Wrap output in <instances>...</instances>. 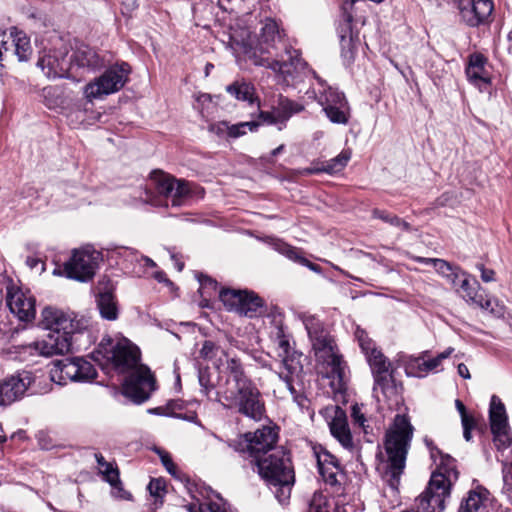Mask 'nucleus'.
Masks as SVG:
<instances>
[{
  "mask_svg": "<svg viewBox=\"0 0 512 512\" xmlns=\"http://www.w3.org/2000/svg\"><path fill=\"white\" fill-rule=\"evenodd\" d=\"M98 353L102 354L106 365L118 373L134 370L123 383L125 397L136 404L149 399L155 390V378L147 366L139 365L140 350L136 345L127 338H103Z\"/></svg>",
  "mask_w": 512,
  "mask_h": 512,
  "instance_id": "f257e3e1",
  "label": "nucleus"
},
{
  "mask_svg": "<svg viewBox=\"0 0 512 512\" xmlns=\"http://www.w3.org/2000/svg\"><path fill=\"white\" fill-rule=\"evenodd\" d=\"M249 58L254 65L266 67L284 80L293 78L295 73L306 67L299 51L282 42V33L273 19L265 20L258 44L250 52Z\"/></svg>",
  "mask_w": 512,
  "mask_h": 512,
  "instance_id": "f03ea898",
  "label": "nucleus"
},
{
  "mask_svg": "<svg viewBox=\"0 0 512 512\" xmlns=\"http://www.w3.org/2000/svg\"><path fill=\"white\" fill-rule=\"evenodd\" d=\"M414 427L408 416L395 415L385 432L383 447L386 455L383 478L391 488L396 489L406 467L408 451L413 439Z\"/></svg>",
  "mask_w": 512,
  "mask_h": 512,
  "instance_id": "7ed1b4c3",
  "label": "nucleus"
},
{
  "mask_svg": "<svg viewBox=\"0 0 512 512\" xmlns=\"http://www.w3.org/2000/svg\"><path fill=\"white\" fill-rule=\"evenodd\" d=\"M489 421L493 442L498 451L497 460L502 464L503 487L501 493L510 500L512 497V462L510 461L512 438L509 434L505 405L496 395H493L490 400Z\"/></svg>",
  "mask_w": 512,
  "mask_h": 512,
  "instance_id": "20e7f679",
  "label": "nucleus"
},
{
  "mask_svg": "<svg viewBox=\"0 0 512 512\" xmlns=\"http://www.w3.org/2000/svg\"><path fill=\"white\" fill-rule=\"evenodd\" d=\"M253 465L260 477L274 488L273 492L278 501L285 503L290 498L295 482V473L289 454L282 448L273 450Z\"/></svg>",
  "mask_w": 512,
  "mask_h": 512,
  "instance_id": "39448f33",
  "label": "nucleus"
},
{
  "mask_svg": "<svg viewBox=\"0 0 512 512\" xmlns=\"http://www.w3.org/2000/svg\"><path fill=\"white\" fill-rule=\"evenodd\" d=\"M216 395L217 401L225 409L235 410L237 413L255 421L261 420L264 416V401L253 381L230 389H220L216 392Z\"/></svg>",
  "mask_w": 512,
  "mask_h": 512,
  "instance_id": "423d86ee",
  "label": "nucleus"
},
{
  "mask_svg": "<svg viewBox=\"0 0 512 512\" xmlns=\"http://www.w3.org/2000/svg\"><path fill=\"white\" fill-rule=\"evenodd\" d=\"M448 475L432 473L425 491L416 499L417 511L443 512L446 500L450 497L451 487L458 480V475L449 468Z\"/></svg>",
  "mask_w": 512,
  "mask_h": 512,
  "instance_id": "0eeeda50",
  "label": "nucleus"
},
{
  "mask_svg": "<svg viewBox=\"0 0 512 512\" xmlns=\"http://www.w3.org/2000/svg\"><path fill=\"white\" fill-rule=\"evenodd\" d=\"M129 73L130 66L125 62L109 67L101 76L85 85V98L92 102L118 92L127 82Z\"/></svg>",
  "mask_w": 512,
  "mask_h": 512,
  "instance_id": "6e6552de",
  "label": "nucleus"
},
{
  "mask_svg": "<svg viewBox=\"0 0 512 512\" xmlns=\"http://www.w3.org/2000/svg\"><path fill=\"white\" fill-rule=\"evenodd\" d=\"M278 432L275 427L263 426L255 432L244 434L243 440L234 446L236 451L247 453L254 464L258 459L266 457L273 450H280L276 447Z\"/></svg>",
  "mask_w": 512,
  "mask_h": 512,
  "instance_id": "1a4fd4ad",
  "label": "nucleus"
},
{
  "mask_svg": "<svg viewBox=\"0 0 512 512\" xmlns=\"http://www.w3.org/2000/svg\"><path fill=\"white\" fill-rule=\"evenodd\" d=\"M320 88L317 101L323 107L328 119L334 124L346 125L350 119V107L343 93L327 86L325 81L318 78Z\"/></svg>",
  "mask_w": 512,
  "mask_h": 512,
  "instance_id": "9d476101",
  "label": "nucleus"
},
{
  "mask_svg": "<svg viewBox=\"0 0 512 512\" xmlns=\"http://www.w3.org/2000/svg\"><path fill=\"white\" fill-rule=\"evenodd\" d=\"M151 179L155 183L157 192L171 199L173 207L183 206L192 195L190 182L176 179L174 176L155 170L151 173Z\"/></svg>",
  "mask_w": 512,
  "mask_h": 512,
  "instance_id": "9b49d317",
  "label": "nucleus"
},
{
  "mask_svg": "<svg viewBox=\"0 0 512 512\" xmlns=\"http://www.w3.org/2000/svg\"><path fill=\"white\" fill-rule=\"evenodd\" d=\"M37 66L49 79L68 78L76 80V75L71 73L68 47L62 43L58 48L44 50L37 61Z\"/></svg>",
  "mask_w": 512,
  "mask_h": 512,
  "instance_id": "f8f14e48",
  "label": "nucleus"
},
{
  "mask_svg": "<svg viewBox=\"0 0 512 512\" xmlns=\"http://www.w3.org/2000/svg\"><path fill=\"white\" fill-rule=\"evenodd\" d=\"M100 258V253L88 249L75 250L71 258L64 264V272L70 279L80 282L91 280Z\"/></svg>",
  "mask_w": 512,
  "mask_h": 512,
  "instance_id": "ddd939ff",
  "label": "nucleus"
},
{
  "mask_svg": "<svg viewBox=\"0 0 512 512\" xmlns=\"http://www.w3.org/2000/svg\"><path fill=\"white\" fill-rule=\"evenodd\" d=\"M35 302L29 290L23 291L11 279H6V303L19 320L31 321L35 318Z\"/></svg>",
  "mask_w": 512,
  "mask_h": 512,
  "instance_id": "4468645a",
  "label": "nucleus"
},
{
  "mask_svg": "<svg viewBox=\"0 0 512 512\" xmlns=\"http://www.w3.org/2000/svg\"><path fill=\"white\" fill-rule=\"evenodd\" d=\"M454 352V348L448 347L436 357L424 360L423 357H414L405 353L397 355L396 363L404 367L407 376L424 377L428 372L438 369L442 361L447 359Z\"/></svg>",
  "mask_w": 512,
  "mask_h": 512,
  "instance_id": "2eb2a0df",
  "label": "nucleus"
},
{
  "mask_svg": "<svg viewBox=\"0 0 512 512\" xmlns=\"http://www.w3.org/2000/svg\"><path fill=\"white\" fill-rule=\"evenodd\" d=\"M68 57L71 63V73L76 75V81L84 73L94 72L104 66L103 58L94 48L86 44L77 45L72 54H68Z\"/></svg>",
  "mask_w": 512,
  "mask_h": 512,
  "instance_id": "dca6fc26",
  "label": "nucleus"
},
{
  "mask_svg": "<svg viewBox=\"0 0 512 512\" xmlns=\"http://www.w3.org/2000/svg\"><path fill=\"white\" fill-rule=\"evenodd\" d=\"M41 325L50 331L75 333L82 329L81 320L74 313L64 312L55 307H45L41 313Z\"/></svg>",
  "mask_w": 512,
  "mask_h": 512,
  "instance_id": "f3484780",
  "label": "nucleus"
},
{
  "mask_svg": "<svg viewBox=\"0 0 512 512\" xmlns=\"http://www.w3.org/2000/svg\"><path fill=\"white\" fill-rule=\"evenodd\" d=\"M33 382L32 373L22 371L6 377L0 382V406L20 400Z\"/></svg>",
  "mask_w": 512,
  "mask_h": 512,
  "instance_id": "a211bd4d",
  "label": "nucleus"
},
{
  "mask_svg": "<svg viewBox=\"0 0 512 512\" xmlns=\"http://www.w3.org/2000/svg\"><path fill=\"white\" fill-rule=\"evenodd\" d=\"M493 9L492 0H471L459 4L461 19L470 27H478L488 23Z\"/></svg>",
  "mask_w": 512,
  "mask_h": 512,
  "instance_id": "6ab92c4d",
  "label": "nucleus"
},
{
  "mask_svg": "<svg viewBox=\"0 0 512 512\" xmlns=\"http://www.w3.org/2000/svg\"><path fill=\"white\" fill-rule=\"evenodd\" d=\"M222 354L225 358V361H223L222 358H220L219 361L223 367L221 373H223L225 381L220 389H230L252 381L246 375L244 367L239 358L236 356H231L226 351H222Z\"/></svg>",
  "mask_w": 512,
  "mask_h": 512,
  "instance_id": "aec40b11",
  "label": "nucleus"
},
{
  "mask_svg": "<svg viewBox=\"0 0 512 512\" xmlns=\"http://www.w3.org/2000/svg\"><path fill=\"white\" fill-rule=\"evenodd\" d=\"M277 355L281 359V368L279 371H284L289 374H298L302 370L300 363V354H298L293 347H291L289 339L280 330L277 335Z\"/></svg>",
  "mask_w": 512,
  "mask_h": 512,
  "instance_id": "412c9836",
  "label": "nucleus"
},
{
  "mask_svg": "<svg viewBox=\"0 0 512 512\" xmlns=\"http://www.w3.org/2000/svg\"><path fill=\"white\" fill-rule=\"evenodd\" d=\"M302 321L307 330L314 354L335 344L332 337L324 329L320 320L315 316L303 315Z\"/></svg>",
  "mask_w": 512,
  "mask_h": 512,
  "instance_id": "4be33fe9",
  "label": "nucleus"
},
{
  "mask_svg": "<svg viewBox=\"0 0 512 512\" xmlns=\"http://www.w3.org/2000/svg\"><path fill=\"white\" fill-rule=\"evenodd\" d=\"M461 274L464 276L460 283L461 296L470 304L493 312V300L484 294L477 280L470 279L464 272Z\"/></svg>",
  "mask_w": 512,
  "mask_h": 512,
  "instance_id": "5701e85b",
  "label": "nucleus"
},
{
  "mask_svg": "<svg viewBox=\"0 0 512 512\" xmlns=\"http://www.w3.org/2000/svg\"><path fill=\"white\" fill-rule=\"evenodd\" d=\"M486 58L481 54H472L466 67L468 80L478 87L480 91H486L490 84V75L485 67Z\"/></svg>",
  "mask_w": 512,
  "mask_h": 512,
  "instance_id": "b1692460",
  "label": "nucleus"
},
{
  "mask_svg": "<svg viewBox=\"0 0 512 512\" xmlns=\"http://www.w3.org/2000/svg\"><path fill=\"white\" fill-rule=\"evenodd\" d=\"M393 373V369H389L388 372L380 371L373 373V393L378 399L379 394H381L384 399L391 400L395 398V402L398 403V396L402 387L396 383Z\"/></svg>",
  "mask_w": 512,
  "mask_h": 512,
  "instance_id": "393cba45",
  "label": "nucleus"
},
{
  "mask_svg": "<svg viewBox=\"0 0 512 512\" xmlns=\"http://www.w3.org/2000/svg\"><path fill=\"white\" fill-rule=\"evenodd\" d=\"M72 334L73 333L50 331L41 339V348L43 349L44 357L69 352L72 345Z\"/></svg>",
  "mask_w": 512,
  "mask_h": 512,
  "instance_id": "a878e982",
  "label": "nucleus"
},
{
  "mask_svg": "<svg viewBox=\"0 0 512 512\" xmlns=\"http://www.w3.org/2000/svg\"><path fill=\"white\" fill-rule=\"evenodd\" d=\"M316 360L330 369V377L342 382L345 377V365L336 345L320 350L315 354Z\"/></svg>",
  "mask_w": 512,
  "mask_h": 512,
  "instance_id": "bb28decb",
  "label": "nucleus"
},
{
  "mask_svg": "<svg viewBox=\"0 0 512 512\" xmlns=\"http://www.w3.org/2000/svg\"><path fill=\"white\" fill-rule=\"evenodd\" d=\"M278 382L275 384L274 393H278L280 398H284L286 394H290L294 402L301 408H307L308 399L301 393H298L293 385L294 376L296 374L285 373L284 371L276 372Z\"/></svg>",
  "mask_w": 512,
  "mask_h": 512,
  "instance_id": "cd10ccee",
  "label": "nucleus"
},
{
  "mask_svg": "<svg viewBox=\"0 0 512 512\" xmlns=\"http://www.w3.org/2000/svg\"><path fill=\"white\" fill-rule=\"evenodd\" d=\"M332 436L346 449L353 448V438L343 410L337 408L335 416L329 423Z\"/></svg>",
  "mask_w": 512,
  "mask_h": 512,
  "instance_id": "c85d7f7f",
  "label": "nucleus"
},
{
  "mask_svg": "<svg viewBox=\"0 0 512 512\" xmlns=\"http://www.w3.org/2000/svg\"><path fill=\"white\" fill-rule=\"evenodd\" d=\"M271 245L274 250H276L280 254L284 255L289 260L296 262L302 266H305L317 274L322 273V268L319 265L314 264L311 261H309L308 259H306L302 255V252L299 249H297L279 239L273 240Z\"/></svg>",
  "mask_w": 512,
  "mask_h": 512,
  "instance_id": "c756f323",
  "label": "nucleus"
},
{
  "mask_svg": "<svg viewBox=\"0 0 512 512\" xmlns=\"http://www.w3.org/2000/svg\"><path fill=\"white\" fill-rule=\"evenodd\" d=\"M488 491L483 487L470 490L460 503L458 512H485Z\"/></svg>",
  "mask_w": 512,
  "mask_h": 512,
  "instance_id": "7c9ffc66",
  "label": "nucleus"
},
{
  "mask_svg": "<svg viewBox=\"0 0 512 512\" xmlns=\"http://www.w3.org/2000/svg\"><path fill=\"white\" fill-rule=\"evenodd\" d=\"M424 442H425L426 446L428 447V449L430 451L431 458L434 461L439 459L438 468H437V470L434 473H441V474H444V476H446V474L448 475V472L450 470L449 468H452V470L459 476V472L457 471L456 465H455L456 461H455V459L453 457H451L448 454H444L433 443V441L431 439L425 438Z\"/></svg>",
  "mask_w": 512,
  "mask_h": 512,
  "instance_id": "2f4dec72",
  "label": "nucleus"
},
{
  "mask_svg": "<svg viewBox=\"0 0 512 512\" xmlns=\"http://www.w3.org/2000/svg\"><path fill=\"white\" fill-rule=\"evenodd\" d=\"M32 54L30 39L23 31L12 28V52L11 56L16 55L19 61H27Z\"/></svg>",
  "mask_w": 512,
  "mask_h": 512,
  "instance_id": "473e14b6",
  "label": "nucleus"
},
{
  "mask_svg": "<svg viewBox=\"0 0 512 512\" xmlns=\"http://www.w3.org/2000/svg\"><path fill=\"white\" fill-rule=\"evenodd\" d=\"M242 300L238 314L253 318L262 312L263 300L254 292L244 290Z\"/></svg>",
  "mask_w": 512,
  "mask_h": 512,
  "instance_id": "72a5a7b5",
  "label": "nucleus"
},
{
  "mask_svg": "<svg viewBox=\"0 0 512 512\" xmlns=\"http://www.w3.org/2000/svg\"><path fill=\"white\" fill-rule=\"evenodd\" d=\"M97 306L102 318L113 321L118 317V308L114 295L111 292H103L98 295Z\"/></svg>",
  "mask_w": 512,
  "mask_h": 512,
  "instance_id": "f704fd0d",
  "label": "nucleus"
},
{
  "mask_svg": "<svg viewBox=\"0 0 512 512\" xmlns=\"http://www.w3.org/2000/svg\"><path fill=\"white\" fill-rule=\"evenodd\" d=\"M56 367L60 373V380L79 381V374H77V357L59 360L56 363Z\"/></svg>",
  "mask_w": 512,
  "mask_h": 512,
  "instance_id": "c9c22d12",
  "label": "nucleus"
},
{
  "mask_svg": "<svg viewBox=\"0 0 512 512\" xmlns=\"http://www.w3.org/2000/svg\"><path fill=\"white\" fill-rule=\"evenodd\" d=\"M243 293L244 290L221 289L218 295L227 310L238 313Z\"/></svg>",
  "mask_w": 512,
  "mask_h": 512,
  "instance_id": "e433bc0d",
  "label": "nucleus"
},
{
  "mask_svg": "<svg viewBox=\"0 0 512 512\" xmlns=\"http://www.w3.org/2000/svg\"><path fill=\"white\" fill-rule=\"evenodd\" d=\"M351 158L350 151L343 150L339 155L325 162L321 170L328 174H334L342 171Z\"/></svg>",
  "mask_w": 512,
  "mask_h": 512,
  "instance_id": "4c0bfd02",
  "label": "nucleus"
},
{
  "mask_svg": "<svg viewBox=\"0 0 512 512\" xmlns=\"http://www.w3.org/2000/svg\"><path fill=\"white\" fill-rule=\"evenodd\" d=\"M226 91L237 100L253 101V87L248 83L234 82L226 87Z\"/></svg>",
  "mask_w": 512,
  "mask_h": 512,
  "instance_id": "58836bf2",
  "label": "nucleus"
},
{
  "mask_svg": "<svg viewBox=\"0 0 512 512\" xmlns=\"http://www.w3.org/2000/svg\"><path fill=\"white\" fill-rule=\"evenodd\" d=\"M304 110V106L298 102L292 101L288 98L281 97L279 99L277 114L282 120L289 119L293 114L299 113Z\"/></svg>",
  "mask_w": 512,
  "mask_h": 512,
  "instance_id": "ea45409f",
  "label": "nucleus"
},
{
  "mask_svg": "<svg viewBox=\"0 0 512 512\" xmlns=\"http://www.w3.org/2000/svg\"><path fill=\"white\" fill-rule=\"evenodd\" d=\"M366 360L370 366L371 372H388L391 363L388 358L381 352V350L373 351L372 354L366 356Z\"/></svg>",
  "mask_w": 512,
  "mask_h": 512,
  "instance_id": "a19ab883",
  "label": "nucleus"
},
{
  "mask_svg": "<svg viewBox=\"0 0 512 512\" xmlns=\"http://www.w3.org/2000/svg\"><path fill=\"white\" fill-rule=\"evenodd\" d=\"M319 473L323 479V481L330 485L331 487L336 488V491L340 489V481L338 480V475L341 474L340 465L328 466L325 468L318 469Z\"/></svg>",
  "mask_w": 512,
  "mask_h": 512,
  "instance_id": "79ce46f5",
  "label": "nucleus"
},
{
  "mask_svg": "<svg viewBox=\"0 0 512 512\" xmlns=\"http://www.w3.org/2000/svg\"><path fill=\"white\" fill-rule=\"evenodd\" d=\"M77 368H79L77 369V374H79L78 382L92 381L97 375L94 366L83 358L77 357Z\"/></svg>",
  "mask_w": 512,
  "mask_h": 512,
  "instance_id": "37998d69",
  "label": "nucleus"
},
{
  "mask_svg": "<svg viewBox=\"0 0 512 512\" xmlns=\"http://www.w3.org/2000/svg\"><path fill=\"white\" fill-rule=\"evenodd\" d=\"M355 338L357 339L365 357L372 354L373 351L379 350L376 347L375 342L368 336L367 332L359 327L355 331Z\"/></svg>",
  "mask_w": 512,
  "mask_h": 512,
  "instance_id": "c03bdc74",
  "label": "nucleus"
},
{
  "mask_svg": "<svg viewBox=\"0 0 512 512\" xmlns=\"http://www.w3.org/2000/svg\"><path fill=\"white\" fill-rule=\"evenodd\" d=\"M259 126L256 121L240 122L237 124H229L228 138H239L244 136L247 131H254Z\"/></svg>",
  "mask_w": 512,
  "mask_h": 512,
  "instance_id": "a18cd8bd",
  "label": "nucleus"
},
{
  "mask_svg": "<svg viewBox=\"0 0 512 512\" xmlns=\"http://www.w3.org/2000/svg\"><path fill=\"white\" fill-rule=\"evenodd\" d=\"M41 344V340L21 344L16 347V352L23 358L26 356H44Z\"/></svg>",
  "mask_w": 512,
  "mask_h": 512,
  "instance_id": "49530a36",
  "label": "nucleus"
},
{
  "mask_svg": "<svg viewBox=\"0 0 512 512\" xmlns=\"http://www.w3.org/2000/svg\"><path fill=\"white\" fill-rule=\"evenodd\" d=\"M187 508L189 512H227L224 504L212 501L201 503L198 507L195 504H190Z\"/></svg>",
  "mask_w": 512,
  "mask_h": 512,
  "instance_id": "de8ad7c7",
  "label": "nucleus"
},
{
  "mask_svg": "<svg viewBox=\"0 0 512 512\" xmlns=\"http://www.w3.org/2000/svg\"><path fill=\"white\" fill-rule=\"evenodd\" d=\"M12 52V29L9 33L0 30V61L3 57L11 56Z\"/></svg>",
  "mask_w": 512,
  "mask_h": 512,
  "instance_id": "09e8293b",
  "label": "nucleus"
},
{
  "mask_svg": "<svg viewBox=\"0 0 512 512\" xmlns=\"http://www.w3.org/2000/svg\"><path fill=\"white\" fill-rule=\"evenodd\" d=\"M100 473L103 475L104 480L108 482L112 487L116 488L121 484L119 479V470L112 464L107 465V467L104 469H100Z\"/></svg>",
  "mask_w": 512,
  "mask_h": 512,
  "instance_id": "8fccbe9b",
  "label": "nucleus"
},
{
  "mask_svg": "<svg viewBox=\"0 0 512 512\" xmlns=\"http://www.w3.org/2000/svg\"><path fill=\"white\" fill-rule=\"evenodd\" d=\"M326 497L321 492H315L309 502L307 512H327Z\"/></svg>",
  "mask_w": 512,
  "mask_h": 512,
  "instance_id": "3c124183",
  "label": "nucleus"
},
{
  "mask_svg": "<svg viewBox=\"0 0 512 512\" xmlns=\"http://www.w3.org/2000/svg\"><path fill=\"white\" fill-rule=\"evenodd\" d=\"M198 280L200 283L199 290H200L202 296H204V295L211 296L212 292L217 291L218 283L211 277L201 274L198 277Z\"/></svg>",
  "mask_w": 512,
  "mask_h": 512,
  "instance_id": "603ef678",
  "label": "nucleus"
},
{
  "mask_svg": "<svg viewBox=\"0 0 512 512\" xmlns=\"http://www.w3.org/2000/svg\"><path fill=\"white\" fill-rule=\"evenodd\" d=\"M316 457L318 469L333 465H339L337 458L325 449L321 448L319 452H316Z\"/></svg>",
  "mask_w": 512,
  "mask_h": 512,
  "instance_id": "864d4df0",
  "label": "nucleus"
},
{
  "mask_svg": "<svg viewBox=\"0 0 512 512\" xmlns=\"http://www.w3.org/2000/svg\"><path fill=\"white\" fill-rule=\"evenodd\" d=\"M363 405H353L351 409V417L355 424L359 425L365 433H368L369 425H366V418L362 411Z\"/></svg>",
  "mask_w": 512,
  "mask_h": 512,
  "instance_id": "5fc2aeb1",
  "label": "nucleus"
},
{
  "mask_svg": "<svg viewBox=\"0 0 512 512\" xmlns=\"http://www.w3.org/2000/svg\"><path fill=\"white\" fill-rule=\"evenodd\" d=\"M148 490L151 496L162 498L165 493V481L163 479H152L148 484Z\"/></svg>",
  "mask_w": 512,
  "mask_h": 512,
  "instance_id": "6e6d98bb",
  "label": "nucleus"
},
{
  "mask_svg": "<svg viewBox=\"0 0 512 512\" xmlns=\"http://www.w3.org/2000/svg\"><path fill=\"white\" fill-rule=\"evenodd\" d=\"M219 350V347L212 341H204L200 350V356L205 360H212Z\"/></svg>",
  "mask_w": 512,
  "mask_h": 512,
  "instance_id": "4d7b16f0",
  "label": "nucleus"
},
{
  "mask_svg": "<svg viewBox=\"0 0 512 512\" xmlns=\"http://www.w3.org/2000/svg\"><path fill=\"white\" fill-rule=\"evenodd\" d=\"M208 130L211 133L216 134L220 138H228L229 134V123L226 121H220L209 125Z\"/></svg>",
  "mask_w": 512,
  "mask_h": 512,
  "instance_id": "13d9d810",
  "label": "nucleus"
},
{
  "mask_svg": "<svg viewBox=\"0 0 512 512\" xmlns=\"http://www.w3.org/2000/svg\"><path fill=\"white\" fill-rule=\"evenodd\" d=\"M373 217L381 219L382 221L389 223L392 226H396L400 223V218L396 215L387 213L386 211L375 209L373 210Z\"/></svg>",
  "mask_w": 512,
  "mask_h": 512,
  "instance_id": "bf43d9fd",
  "label": "nucleus"
},
{
  "mask_svg": "<svg viewBox=\"0 0 512 512\" xmlns=\"http://www.w3.org/2000/svg\"><path fill=\"white\" fill-rule=\"evenodd\" d=\"M342 56L351 61L354 58L353 43L351 37L341 36Z\"/></svg>",
  "mask_w": 512,
  "mask_h": 512,
  "instance_id": "052dcab7",
  "label": "nucleus"
},
{
  "mask_svg": "<svg viewBox=\"0 0 512 512\" xmlns=\"http://www.w3.org/2000/svg\"><path fill=\"white\" fill-rule=\"evenodd\" d=\"M158 453H159L161 462H162L163 466L166 468V470L171 475H175L177 468H176L175 464L173 463L172 458L170 457L169 453H167L165 451H158Z\"/></svg>",
  "mask_w": 512,
  "mask_h": 512,
  "instance_id": "680f3d73",
  "label": "nucleus"
},
{
  "mask_svg": "<svg viewBox=\"0 0 512 512\" xmlns=\"http://www.w3.org/2000/svg\"><path fill=\"white\" fill-rule=\"evenodd\" d=\"M454 267L455 266L451 265L449 262L443 259L436 260L434 266L436 271L444 278L452 271V269H454Z\"/></svg>",
  "mask_w": 512,
  "mask_h": 512,
  "instance_id": "e2e57ef3",
  "label": "nucleus"
},
{
  "mask_svg": "<svg viewBox=\"0 0 512 512\" xmlns=\"http://www.w3.org/2000/svg\"><path fill=\"white\" fill-rule=\"evenodd\" d=\"M461 422L463 426V437L466 441H470L472 438L471 431L476 425L475 419H463Z\"/></svg>",
  "mask_w": 512,
  "mask_h": 512,
  "instance_id": "0e129e2a",
  "label": "nucleus"
},
{
  "mask_svg": "<svg viewBox=\"0 0 512 512\" xmlns=\"http://www.w3.org/2000/svg\"><path fill=\"white\" fill-rule=\"evenodd\" d=\"M476 267L481 272L482 281L487 283V282H491V281L495 280V278H494L495 272L493 270L485 268V266L483 264H477Z\"/></svg>",
  "mask_w": 512,
  "mask_h": 512,
  "instance_id": "69168bd1",
  "label": "nucleus"
},
{
  "mask_svg": "<svg viewBox=\"0 0 512 512\" xmlns=\"http://www.w3.org/2000/svg\"><path fill=\"white\" fill-rule=\"evenodd\" d=\"M121 5L123 14H130L138 7L136 0H121Z\"/></svg>",
  "mask_w": 512,
  "mask_h": 512,
  "instance_id": "338daca9",
  "label": "nucleus"
},
{
  "mask_svg": "<svg viewBox=\"0 0 512 512\" xmlns=\"http://www.w3.org/2000/svg\"><path fill=\"white\" fill-rule=\"evenodd\" d=\"M460 269L458 267H454L452 271L445 277L454 287L458 284Z\"/></svg>",
  "mask_w": 512,
  "mask_h": 512,
  "instance_id": "774afa93",
  "label": "nucleus"
}]
</instances>
